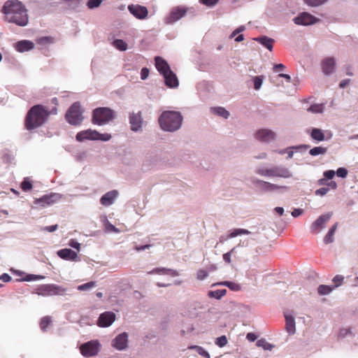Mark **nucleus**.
<instances>
[{
	"label": "nucleus",
	"instance_id": "423d86ee",
	"mask_svg": "<svg viewBox=\"0 0 358 358\" xmlns=\"http://www.w3.org/2000/svg\"><path fill=\"white\" fill-rule=\"evenodd\" d=\"M256 173L262 176L289 178L292 177L291 171L286 167L275 166L269 169H258Z\"/></svg>",
	"mask_w": 358,
	"mask_h": 358
},
{
	"label": "nucleus",
	"instance_id": "f704fd0d",
	"mask_svg": "<svg viewBox=\"0 0 358 358\" xmlns=\"http://www.w3.org/2000/svg\"><path fill=\"white\" fill-rule=\"evenodd\" d=\"M334 288L329 285H321L318 287L317 292L320 295H326L329 294Z\"/></svg>",
	"mask_w": 358,
	"mask_h": 358
},
{
	"label": "nucleus",
	"instance_id": "4c0bfd02",
	"mask_svg": "<svg viewBox=\"0 0 358 358\" xmlns=\"http://www.w3.org/2000/svg\"><path fill=\"white\" fill-rule=\"evenodd\" d=\"M323 104H313L308 108V111L314 113H320L323 111Z\"/></svg>",
	"mask_w": 358,
	"mask_h": 358
},
{
	"label": "nucleus",
	"instance_id": "20e7f679",
	"mask_svg": "<svg viewBox=\"0 0 358 358\" xmlns=\"http://www.w3.org/2000/svg\"><path fill=\"white\" fill-rule=\"evenodd\" d=\"M155 60L156 69L163 76L166 85L169 88L177 87L179 85L178 79L166 61L160 57H156Z\"/></svg>",
	"mask_w": 358,
	"mask_h": 358
},
{
	"label": "nucleus",
	"instance_id": "dca6fc26",
	"mask_svg": "<svg viewBox=\"0 0 358 358\" xmlns=\"http://www.w3.org/2000/svg\"><path fill=\"white\" fill-rule=\"evenodd\" d=\"M99 132L96 130L87 129L81 131L76 134V138L78 141L82 142L85 140H96Z\"/></svg>",
	"mask_w": 358,
	"mask_h": 358
},
{
	"label": "nucleus",
	"instance_id": "72a5a7b5",
	"mask_svg": "<svg viewBox=\"0 0 358 358\" xmlns=\"http://www.w3.org/2000/svg\"><path fill=\"white\" fill-rule=\"evenodd\" d=\"M113 46L120 51H124L127 49V43L121 39H116L113 42Z\"/></svg>",
	"mask_w": 358,
	"mask_h": 358
},
{
	"label": "nucleus",
	"instance_id": "1a4fd4ad",
	"mask_svg": "<svg viewBox=\"0 0 358 358\" xmlns=\"http://www.w3.org/2000/svg\"><path fill=\"white\" fill-rule=\"evenodd\" d=\"M80 351L85 357L95 356L99 351V343L96 341H90L81 345Z\"/></svg>",
	"mask_w": 358,
	"mask_h": 358
},
{
	"label": "nucleus",
	"instance_id": "69168bd1",
	"mask_svg": "<svg viewBox=\"0 0 358 358\" xmlns=\"http://www.w3.org/2000/svg\"><path fill=\"white\" fill-rule=\"evenodd\" d=\"M350 82V79H345V80H343L342 81H341L340 84H339V87L341 88H344L345 86H347L348 85H349Z\"/></svg>",
	"mask_w": 358,
	"mask_h": 358
},
{
	"label": "nucleus",
	"instance_id": "a19ab883",
	"mask_svg": "<svg viewBox=\"0 0 358 358\" xmlns=\"http://www.w3.org/2000/svg\"><path fill=\"white\" fill-rule=\"evenodd\" d=\"M190 348L195 349L201 356L205 358H210V354L207 351H206L202 347L195 345L191 347Z\"/></svg>",
	"mask_w": 358,
	"mask_h": 358
},
{
	"label": "nucleus",
	"instance_id": "a211bd4d",
	"mask_svg": "<svg viewBox=\"0 0 358 358\" xmlns=\"http://www.w3.org/2000/svg\"><path fill=\"white\" fill-rule=\"evenodd\" d=\"M256 138L263 141L269 142L275 138V134L269 129H260L255 134Z\"/></svg>",
	"mask_w": 358,
	"mask_h": 358
},
{
	"label": "nucleus",
	"instance_id": "58836bf2",
	"mask_svg": "<svg viewBox=\"0 0 358 358\" xmlns=\"http://www.w3.org/2000/svg\"><path fill=\"white\" fill-rule=\"evenodd\" d=\"M257 345L263 348L264 350H271L273 348V345L269 343L266 342L265 339H260L257 341Z\"/></svg>",
	"mask_w": 358,
	"mask_h": 358
},
{
	"label": "nucleus",
	"instance_id": "49530a36",
	"mask_svg": "<svg viewBox=\"0 0 358 358\" xmlns=\"http://www.w3.org/2000/svg\"><path fill=\"white\" fill-rule=\"evenodd\" d=\"M102 0H89L87 2V6L90 8H94L101 4Z\"/></svg>",
	"mask_w": 358,
	"mask_h": 358
},
{
	"label": "nucleus",
	"instance_id": "aec40b11",
	"mask_svg": "<svg viewBox=\"0 0 358 358\" xmlns=\"http://www.w3.org/2000/svg\"><path fill=\"white\" fill-rule=\"evenodd\" d=\"M142 117L141 112L138 113H131L129 116V122L131 124V128L133 131H138L141 128L142 125Z\"/></svg>",
	"mask_w": 358,
	"mask_h": 358
},
{
	"label": "nucleus",
	"instance_id": "f3484780",
	"mask_svg": "<svg viewBox=\"0 0 358 358\" xmlns=\"http://www.w3.org/2000/svg\"><path fill=\"white\" fill-rule=\"evenodd\" d=\"M127 333L124 332L117 336L112 341V345L117 350H122L127 346Z\"/></svg>",
	"mask_w": 358,
	"mask_h": 358
},
{
	"label": "nucleus",
	"instance_id": "8fccbe9b",
	"mask_svg": "<svg viewBox=\"0 0 358 358\" xmlns=\"http://www.w3.org/2000/svg\"><path fill=\"white\" fill-rule=\"evenodd\" d=\"M208 276V272L203 269L197 271L196 278L198 280H203Z\"/></svg>",
	"mask_w": 358,
	"mask_h": 358
},
{
	"label": "nucleus",
	"instance_id": "5701e85b",
	"mask_svg": "<svg viewBox=\"0 0 358 358\" xmlns=\"http://www.w3.org/2000/svg\"><path fill=\"white\" fill-rule=\"evenodd\" d=\"M15 48L17 51L24 52L32 50L34 48V44L30 41L22 40L17 42Z\"/></svg>",
	"mask_w": 358,
	"mask_h": 358
},
{
	"label": "nucleus",
	"instance_id": "6e6552de",
	"mask_svg": "<svg viewBox=\"0 0 358 358\" xmlns=\"http://www.w3.org/2000/svg\"><path fill=\"white\" fill-rule=\"evenodd\" d=\"M65 292V288L55 284L42 285L36 289V293L43 296L62 295Z\"/></svg>",
	"mask_w": 358,
	"mask_h": 358
},
{
	"label": "nucleus",
	"instance_id": "7c9ffc66",
	"mask_svg": "<svg viewBox=\"0 0 358 358\" xmlns=\"http://www.w3.org/2000/svg\"><path fill=\"white\" fill-rule=\"evenodd\" d=\"M211 111L219 116H221L225 119L229 116V113L222 107L212 108Z\"/></svg>",
	"mask_w": 358,
	"mask_h": 358
},
{
	"label": "nucleus",
	"instance_id": "774afa93",
	"mask_svg": "<svg viewBox=\"0 0 358 358\" xmlns=\"http://www.w3.org/2000/svg\"><path fill=\"white\" fill-rule=\"evenodd\" d=\"M246 337L250 341H255L257 339V336L252 333H248Z\"/></svg>",
	"mask_w": 358,
	"mask_h": 358
},
{
	"label": "nucleus",
	"instance_id": "a18cd8bd",
	"mask_svg": "<svg viewBox=\"0 0 358 358\" xmlns=\"http://www.w3.org/2000/svg\"><path fill=\"white\" fill-rule=\"evenodd\" d=\"M262 76H256L254 78V88L257 90H259L262 85Z\"/></svg>",
	"mask_w": 358,
	"mask_h": 358
},
{
	"label": "nucleus",
	"instance_id": "603ef678",
	"mask_svg": "<svg viewBox=\"0 0 358 358\" xmlns=\"http://www.w3.org/2000/svg\"><path fill=\"white\" fill-rule=\"evenodd\" d=\"M329 190V187H321L315 191L316 195L324 196L325 195Z\"/></svg>",
	"mask_w": 358,
	"mask_h": 358
},
{
	"label": "nucleus",
	"instance_id": "9b49d317",
	"mask_svg": "<svg viewBox=\"0 0 358 358\" xmlns=\"http://www.w3.org/2000/svg\"><path fill=\"white\" fill-rule=\"evenodd\" d=\"M320 21V19L314 17L311 14L303 12L300 13L297 17L294 19L295 24L299 25H310L313 24Z\"/></svg>",
	"mask_w": 358,
	"mask_h": 358
},
{
	"label": "nucleus",
	"instance_id": "4be33fe9",
	"mask_svg": "<svg viewBox=\"0 0 358 358\" xmlns=\"http://www.w3.org/2000/svg\"><path fill=\"white\" fill-rule=\"evenodd\" d=\"M118 192L116 190H113L103 194L101 199L100 202L103 206H108L113 203L115 199L117 196Z\"/></svg>",
	"mask_w": 358,
	"mask_h": 358
},
{
	"label": "nucleus",
	"instance_id": "680f3d73",
	"mask_svg": "<svg viewBox=\"0 0 358 358\" xmlns=\"http://www.w3.org/2000/svg\"><path fill=\"white\" fill-rule=\"evenodd\" d=\"M57 228H58V225L55 224V225L45 227V230L48 231L49 232H53V231H56L57 229Z\"/></svg>",
	"mask_w": 358,
	"mask_h": 358
},
{
	"label": "nucleus",
	"instance_id": "e2e57ef3",
	"mask_svg": "<svg viewBox=\"0 0 358 358\" xmlns=\"http://www.w3.org/2000/svg\"><path fill=\"white\" fill-rule=\"evenodd\" d=\"M0 280L3 282H9L11 280V277L7 273H3L0 276Z\"/></svg>",
	"mask_w": 358,
	"mask_h": 358
},
{
	"label": "nucleus",
	"instance_id": "052dcab7",
	"mask_svg": "<svg viewBox=\"0 0 358 358\" xmlns=\"http://www.w3.org/2000/svg\"><path fill=\"white\" fill-rule=\"evenodd\" d=\"M238 235H241V233H240V229H234L232 232H231L229 236H228V238H234Z\"/></svg>",
	"mask_w": 358,
	"mask_h": 358
},
{
	"label": "nucleus",
	"instance_id": "7ed1b4c3",
	"mask_svg": "<svg viewBox=\"0 0 358 358\" xmlns=\"http://www.w3.org/2000/svg\"><path fill=\"white\" fill-rule=\"evenodd\" d=\"M182 117L180 113L176 111H164L159 117L161 128L167 131H175L182 124Z\"/></svg>",
	"mask_w": 358,
	"mask_h": 358
},
{
	"label": "nucleus",
	"instance_id": "c756f323",
	"mask_svg": "<svg viewBox=\"0 0 358 358\" xmlns=\"http://www.w3.org/2000/svg\"><path fill=\"white\" fill-rule=\"evenodd\" d=\"M327 148L318 146L314 147L313 148L309 150V154L311 156H317L320 155H325L327 152Z\"/></svg>",
	"mask_w": 358,
	"mask_h": 358
},
{
	"label": "nucleus",
	"instance_id": "412c9836",
	"mask_svg": "<svg viewBox=\"0 0 358 358\" xmlns=\"http://www.w3.org/2000/svg\"><path fill=\"white\" fill-rule=\"evenodd\" d=\"M335 68V60L333 57H327L322 62V69L324 74L331 73Z\"/></svg>",
	"mask_w": 358,
	"mask_h": 358
},
{
	"label": "nucleus",
	"instance_id": "ddd939ff",
	"mask_svg": "<svg viewBox=\"0 0 358 358\" xmlns=\"http://www.w3.org/2000/svg\"><path fill=\"white\" fill-rule=\"evenodd\" d=\"M187 13V10L184 8L181 7H175L172 9L169 15L166 17V23L171 24L175 22L176 21L182 18L185 13Z\"/></svg>",
	"mask_w": 358,
	"mask_h": 358
},
{
	"label": "nucleus",
	"instance_id": "79ce46f5",
	"mask_svg": "<svg viewBox=\"0 0 358 358\" xmlns=\"http://www.w3.org/2000/svg\"><path fill=\"white\" fill-rule=\"evenodd\" d=\"M53 38L50 36H43L38 38L36 43L39 45H45L53 43Z\"/></svg>",
	"mask_w": 358,
	"mask_h": 358
},
{
	"label": "nucleus",
	"instance_id": "5fc2aeb1",
	"mask_svg": "<svg viewBox=\"0 0 358 358\" xmlns=\"http://www.w3.org/2000/svg\"><path fill=\"white\" fill-rule=\"evenodd\" d=\"M219 0H200V1L208 6H211L215 5Z\"/></svg>",
	"mask_w": 358,
	"mask_h": 358
},
{
	"label": "nucleus",
	"instance_id": "ea45409f",
	"mask_svg": "<svg viewBox=\"0 0 358 358\" xmlns=\"http://www.w3.org/2000/svg\"><path fill=\"white\" fill-rule=\"evenodd\" d=\"M96 286V282L90 281L87 283L80 285L78 287V289L80 291H86Z\"/></svg>",
	"mask_w": 358,
	"mask_h": 358
},
{
	"label": "nucleus",
	"instance_id": "6e6d98bb",
	"mask_svg": "<svg viewBox=\"0 0 358 358\" xmlns=\"http://www.w3.org/2000/svg\"><path fill=\"white\" fill-rule=\"evenodd\" d=\"M335 171L333 170H329L326 171L324 173V176L326 178V179H332L335 176Z\"/></svg>",
	"mask_w": 358,
	"mask_h": 358
},
{
	"label": "nucleus",
	"instance_id": "2eb2a0df",
	"mask_svg": "<svg viewBox=\"0 0 358 358\" xmlns=\"http://www.w3.org/2000/svg\"><path fill=\"white\" fill-rule=\"evenodd\" d=\"M331 217V213H327L320 215L311 226V231L313 233H318Z\"/></svg>",
	"mask_w": 358,
	"mask_h": 358
},
{
	"label": "nucleus",
	"instance_id": "0e129e2a",
	"mask_svg": "<svg viewBox=\"0 0 358 358\" xmlns=\"http://www.w3.org/2000/svg\"><path fill=\"white\" fill-rule=\"evenodd\" d=\"M303 210L301 209H294L292 212V215L294 217H296L302 214Z\"/></svg>",
	"mask_w": 358,
	"mask_h": 358
},
{
	"label": "nucleus",
	"instance_id": "c85d7f7f",
	"mask_svg": "<svg viewBox=\"0 0 358 358\" xmlns=\"http://www.w3.org/2000/svg\"><path fill=\"white\" fill-rule=\"evenodd\" d=\"M337 226H338V224L336 223V224H334L331 227V229H329V231H328V233L327 234V235L324 238V243L329 244V243H332L334 241V236L335 232L336 231Z\"/></svg>",
	"mask_w": 358,
	"mask_h": 358
},
{
	"label": "nucleus",
	"instance_id": "cd10ccee",
	"mask_svg": "<svg viewBox=\"0 0 358 358\" xmlns=\"http://www.w3.org/2000/svg\"><path fill=\"white\" fill-rule=\"evenodd\" d=\"M310 137L316 141H323L325 140V134L324 131L317 128H313L310 133Z\"/></svg>",
	"mask_w": 358,
	"mask_h": 358
},
{
	"label": "nucleus",
	"instance_id": "4d7b16f0",
	"mask_svg": "<svg viewBox=\"0 0 358 358\" xmlns=\"http://www.w3.org/2000/svg\"><path fill=\"white\" fill-rule=\"evenodd\" d=\"M350 334H351L350 329H342L339 331L338 336L341 338H343Z\"/></svg>",
	"mask_w": 358,
	"mask_h": 358
},
{
	"label": "nucleus",
	"instance_id": "473e14b6",
	"mask_svg": "<svg viewBox=\"0 0 358 358\" xmlns=\"http://www.w3.org/2000/svg\"><path fill=\"white\" fill-rule=\"evenodd\" d=\"M227 293V290L223 289H217L215 291H210L208 292V296L210 298H215L217 299H220L222 296H224Z\"/></svg>",
	"mask_w": 358,
	"mask_h": 358
},
{
	"label": "nucleus",
	"instance_id": "bb28decb",
	"mask_svg": "<svg viewBox=\"0 0 358 358\" xmlns=\"http://www.w3.org/2000/svg\"><path fill=\"white\" fill-rule=\"evenodd\" d=\"M256 41L260 43L262 45L266 47L270 51L273 49V45L274 43V40L273 38H268L267 36H262L254 38Z\"/></svg>",
	"mask_w": 358,
	"mask_h": 358
},
{
	"label": "nucleus",
	"instance_id": "9d476101",
	"mask_svg": "<svg viewBox=\"0 0 358 358\" xmlns=\"http://www.w3.org/2000/svg\"><path fill=\"white\" fill-rule=\"evenodd\" d=\"M61 199V196L59 194H50L43 195L39 199H35L34 201V204L42 208H45L48 206L52 205Z\"/></svg>",
	"mask_w": 358,
	"mask_h": 358
},
{
	"label": "nucleus",
	"instance_id": "6ab92c4d",
	"mask_svg": "<svg viewBox=\"0 0 358 358\" xmlns=\"http://www.w3.org/2000/svg\"><path fill=\"white\" fill-rule=\"evenodd\" d=\"M57 255L64 259L69 261H77L78 254L71 249L64 248L57 251Z\"/></svg>",
	"mask_w": 358,
	"mask_h": 358
},
{
	"label": "nucleus",
	"instance_id": "f257e3e1",
	"mask_svg": "<svg viewBox=\"0 0 358 358\" xmlns=\"http://www.w3.org/2000/svg\"><path fill=\"white\" fill-rule=\"evenodd\" d=\"M56 106L48 109L41 104L32 106L27 113L24 119V127L27 130H33L41 127L48 120L49 115H56Z\"/></svg>",
	"mask_w": 358,
	"mask_h": 358
},
{
	"label": "nucleus",
	"instance_id": "09e8293b",
	"mask_svg": "<svg viewBox=\"0 0 358 358\" xmlns=\"http://www.w3.org/2000/svg\"><path fill=\"white\" fill-rule=\"evenodd\" d=\"M343 280H344L343 276H342L341 275H336L333 278V282L336 283L335 286L333 287L335 288V287H337L338 286H339L340 285H341Z\"/></svg>",
	"mask_w": 358,
	"mask_h": 358
},
{
	"label": "nucleus",
	"instance_id": "f8f14e48",
	"mask_svg": "<svg viewBox=\"0 0 358 358\" xmlns=\"http://www.w3.org/2000/svg\"><path fill=\"white\" fill-rule=\"evenodd\" d=\"M115 320V315L113 312L106 311L101 313L98 319L97 324L101 327L110 326Z\"/></svg>",
	"mask_w": 358,
	"mask_h": 358
},
{
	"label": "nucleus",
	"instance_id": "393cba45",
	"mask_svg": "<svg viewBox=\"0 0 358 358\" xmlns=\"http://www.w3.org/2000/svg\"><path fill=\"white\" fill-rule=\"evenodd\" d=\"M285 329L289 334H294L296 331L295 321L293 316L285 314Z\"/></svg>",
	"mask_w": 358,
	"mask_h": 358
},
{
	"label": "nucleus",
	"instance_id": "37998d69",
	"mask_svg": "<svg viewBox=\"0 0 358 358\" xmlns=\"http://www.w3.org/2000/svg\"><path fill=\"white\" fill-rule=\"evenodd\" d=\"M215 343L220 348H222L227 344V338L225 336H222L217 338Z\"/></svg>",
	"mask_w": 358,
	"mask_h": 358
},
{
	"label": "nucleus",
	"instance_id": "b1692460",
	"mask_svg": "<svg viewBox=\"0 0 358 358\" xmlns=\"http://www.w3.org/2000/svg\"><path fill=\"white\" fill-rule=\"evenodd\" d=\"M254 182L258 183L263 190L268 192H271L282 188H287L285 186H278L277 185L259 180H256V181H254Z\"/></svg>",
	"mask_w": 358,
	"mask_h": 358
},
{
	"label": "nucleus",
	"instance_id": "bf43d9fd",
	"mask_svg": "<svg viewBox=\"0 0 358 358\" xmlns=\"http://www.w3.org/2000/svg\"><path fill=\"white\" fill-rule=\"evenodd\" d=\"M69 245H70V246L76 249L77 250H80V244L73 240L71 241Z\"/></svg>",
	"mask_w": 358,
	"mask_h": 358
},
{
	"label": "nucleus",
	"instance_id": "13d9d810",
	"mask_svg": "<svg viewBox=\"0 0 358 358\" xmlns=\"http://www.w3.org/2000/svg\"><path fill=\"white\" fill-rule=\"evenodd\" d=\"M234 249H232L230 252H227L223 255V259L225 262L230 264L231 263V254L234 251Z\"/></svg>",
	"mask_w": 358,
	"mask_h": 358
},
{
	"label": "nucleus",
	"instance_id": "39448f33",
	"mask_svg": "<svg viewBox=\"0 0 358 358\" xmlns=\"http://www.w3.org/2000/svg\"><path fill=\"white\" fill-rule=\"evenodd\" d=\"M113 111L106 107H100L94 109L92 113V123L103 125L113 119Z\"/></svg>",
	"mask_w": 358,
	"mask_h": 358
},
{
	"label": "nucleus",
	"instance_id": "a878e982",
	"mask_svg": "<svg viewBox=\"0 0 358 358\" xmlns=\"http://www.w3.org/2000/svg\"><path fill=\"white\" fill-rule=\"evenodd\" d=\"M148 274H157V275H168L170 274L172 276H177L178 275L176 271L167 269L166 268H156L153 270L148 271Z\"/></svg>",
	"mask_w": 358,
	"mask_h": 358
},
{
	"label": "nucleus",
	"instance_id": "4468645a",
	"mask_svg": "<svg viewBox=\"0 0 358 358\" xmlns=\"http://www.w3.org/2000/svg\"><path fill=\"white\" fill-rule=\"evenodd\" d=\"M128 9L132 15L140 20L145 19L148 15L147 8L143 6L130 5L128 6Z\"/></svg>",
	"mask_w": 358,
	"mask_h": 358
},
{
	"label": "nucleus",
	"instance_id": "2f4dec72",
	"mask_svg": "<svg viewBox=\"0 0 358 358\" xmlns=\"http://www.w3.org/2000/svg\"><path fill=\"white\" fill-rule=\"evenodd\" d=\"M52 323V318L50 316H45L41 318L40 322V327L43 331H45L47 328Z\"/></svg>",
	"mask_w": 358,
	"mask_h": 358
},
{
	"label": "nucleus",
	"instance_id": "de8ad7c7",
	"mask_svg": "<svg viewBox=\"0 0 358 358\" xmlns=\"http://www.w3.org/2000/svg\"><path fill=\"white\" fill-rule=\"evenodd\" d=\"M336 175L338 177L345 178L348 176V170L343 167L338 168L336 171Z\"/></svg>",
	"mask_w": 358,
	"mask_h": 358
},
{
	"label": "nucleus",
	"instance_id": "0eeeda50",
	"mask_svg": "<svg viewBox=\"0 0 358 358\" xmlns=\"http://www.w3.org/2000/svg\"><path fill=\"white\" fill-rule=\"evenodd\" d=\"M83 112L81 110L80 104L79 102H75L68 109L65 117L66 121L72 125H79L83 120L82 115Z\"/></svg>",
	"mask_w": 358,
	"mask_h": 358
},
{
	"label": "nucleus",
	"instance_id": "3c124183",
	"mask_svg": "<svg viewBox=\"0 0 358 358\" xmlns=\"http://www.w3.org/2000/svg\"><path fill=\"white\" fill-rule=\"evenodd\" d=\"M111 138V135L109 134H100L99 133V136L96 140H101L103 141H108Z\"/></svg>",
	"mask_w": 358,
	"mask_h": 358
},
{
	"label": "nucleus",
	"instance_id": "e433bc0d",
	"mask_svg": "<svg viewBox=\"0 0 358 358\" xmlns=\"http://www.w3.org/2000/svg\"><path fill=\"white\" fill-rule=\"evenodd\" d=\"M33 187L32 183L29 178H24L21 183V188L24 192L30 191Z\"/></svg>",
	"mask_w": 358,
	"mask_h": 358
},
{
	"label": "nucleus",
	"instance_id": "c03bdc74",
	"mask_svg": "<svg viewBox=\"0 0 358 358\" xmlns=\"http://www.w3.org/2000/svg\"><path fill=\"white\" fill-rule=\"evenodd\" d=\"M304 2L310 6H318L325 3L327 0H303Z\"/></svg>",
	"mask_w": 358,
	"mask_h": 358
},
{
	"label": "nucleus",
	"instance_id": "f03ea898",
	"mask_svg": "<svg viewBox=\"0 0 358 358\" xmlns=\"http://www.w3.org/2000/svg\"><path fill=\"white\" fill-rule=\"evenodd\" d=\"M6 20L8 22L24 27L28 23L27 10L24 6L17 0L7 1L3 7Z\"/></svg>",
	"mask_w": 358,
	"mask_h": 358
},
{
	"label": "nucleus",
	"instance_id": "864d4df0",
	"mask_svg": "<svg viewBox=\"0 0 358 358\" xmlns=\"http://www.w3.org/2000/svg\"><path fill=\"white\" fill-rule=\"evenodd\" d=\"M149 69L146 67H144L141 69V78L142 80H145L149 76Z\"/></svg>",
	"mask_w": 358,
	"mask_h": 358
},
{
	"label": "nucleus",
	"instance_id": "338daca9",
	"mask_svg": "<svg viewBox=\"0 0 358 358\" xmlns=\"http://www.w3.org/2000/svg\"><path fill=\"white\" fill-rule=\"evenodd\" d=\"M278 78H284L288 83L291 81V77L288 74L280 73L278 75Z\"/></svg>",
	"mask_w": 358,
	"mask_h": 358
},
{
	"label": "nucleus",
	"instance_id": "c9c22d12",
	"mask_svg": "<svg viewBox=\"0 0 358 358\" xmlns=\"http://www.w3.org/2000/svg\"><path fill=\"white\" fill-rule=\"evenodd\" d=\"M220 284L227 287L228 288H229L231 290H233V291H239V290H241L240 285H238V284H237L236 282H234L224 281V282H221Z\"/></svg>",
	"mask_w": 358,
	"mask_h": 358
}]
</instances>
